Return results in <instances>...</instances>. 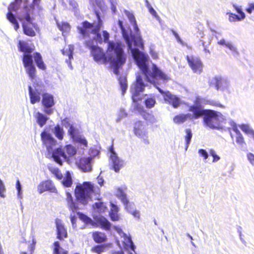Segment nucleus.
I'll return each mask as SVG.
<instances>
[{"label":"nucleus","mask_w":254,"mask_h":254,"mask_svg":"<svg viewBox=\"0 0 254 254\" xmlns=\"http://www.w3.org/2000/svg\"><path fill=\"white\" fill-rule=\"evenodd\" d=\"M198 152L199 155L203 157L204 159H207L208 155L206 151L203 149H200L198 150Z\"/></svg>","instance_id":"nucleus-54"},{"label":"nucleus","mask_w":254,"mask_h":254,"mask_svg":"<svg viewBox=\"0 0 254 254\" xmlns=\"http://www.w3.org/2000/svg\"><path fill=\"white\" fill-rule=\"evenodd\" d=\"M235 9L240 14L239 16L241 17V18H243L244 19L245 18V14L242 11V9L238 6H235Z\"/></svg>","instance_id":"nucleus-60"},{"label":"nucleus","mask_w":254,"mask_h":254,"mask_svg":"<svg viewBox=\"0 0 254 254\" xmlns=\"http://www.w3.org/2000/svg\"><path fill=\"white\" fill-rule=\"evenodd\" d=\"M55 224L57 231V238L60 241H63L68 236L67 230L61 219L56 218L55 219Z\"/></svg>","instance_id":"nucleus-14"},{"label":"nucleus","mask_w":254,"mask_h":254,"mask_svg":"<svg viewBox=\"0 0 254 254\" xmlns=\"http://www.w3.org/2000/svg\"><path fill=\"white\" fill-rule=\"evenodd\" d=\"M95 13L97 19L96 23L95 22L90 23L85 20L81 23L80 26L77 27L78 33L83 38H89L90 34H92L96 35L97 37L101 40L99 31L102 26V21L99 12L97 11H95ZM99 42L101 43L102 41L101 40Z\"/></svg>","instance_id":"nucleus-5"},{"label":"nucleus","mask_w":254,"mask_h":254,"mask_svg":"<svg viewBox=\"0 0 254 254\" xmlns=\"http://www.w3.org/2000/svg\"><path fill=\"white\" fill-rule=\"evenodd\" d=\"M245 10L249 14H251L253 12L254 13V3H250L248 5V7L245 9Z\"/></svg>","instance_id":"nucleus-58"},{"label":"nucleus","mask_w":254,"mask_h":254,"mask_svg":"<svg viewBox=\"0 0 254 254\" xmlns=\"http://www.w3.org/2000/svg\"><path fill=\"white\" fill-rule=\"evenodd\" d=\"M145 87V85L143 82L141 76L140 75L137 76L132 92V99L134 102L141 100V98H138V96L140 92H142L144 90Z\"/></svg>","instance_id":"nucleus-11"},{"label":"nucleus","mask_w":254,"mask_h":254,"mask_svg":"<svg viewBox=\"0 0 254 254\" xmlns=\"http://www.w3.org/2000/svg\"><path fill=\"white\" fill-rule=\"evenodd\" d=\"M201 100L202 99L200 98L196 97L193 102L194 104L193 105L201 106Z\"/></svg>","instance_id":"nucleus-63"},{"label":"nucleus","mask_w":254,"mask_h":254,"mask_svg":"<svg viewBox=\"0 0 254 254\" xmlns=\"http://www.w3.org/2000/svg\"><path fill=\"white\" fill-rule=\"evenodd\" d=\"M112 209L109 213V216L112 221H116L119 220V216L118 214V208L114 204H112Z\"/></svg>","instance_id":"nucleus-35"},{"label":"nucleus","mask_w":254,"mask_h":254,"mask_svg":"<svg viewBox=\"0 0 254 254\" xmlns=\"http://www.w3.org/2000/svg\"><path fill=\"white\" fill-rule=\"evenodd\" d=\"M92 237L94 241L96 243H103L105 242L107 240V236L106 234L101 232L95 231L92 233Z\"/></svg>","instance_id":"nucleus-23"},{"label":"nucleus","mask_w":254,"mask_h":254,"mask_svg":"<svg viewBox=\"0 0 254 254\" xmlns=\"http://www.w3.org/2000/svg\"><path fill=\"white\" fill-rule=\"evenodd\" d=\"M6 189L2 181L0 179V196L1 197H5L4 193L5 192Z\"/></svg>","instance_id":"nucleus-51"},{"label":"nucleus","mask_w":254,"mask_h":254,"mask_svg":"<svg viewBox=\"0 0 254 254\" xmlns=\"http://www.w3.org/2000/svg\"><path fill=\"white\" fill-rule=\"evenodd\" d=\"M207 103L213 106L219 107L222 108H224L225 107L224 106L222 105L221 104L217 103L213 101H208Z\"/></svg>","instance_id":"nucleus-57"},{"label":"nucleus","mask_w":254,"mask_h":254,"mask_svg":"<svg viewBox=\"0 0 254 254\" xmlns=\"http://www.w3.org/2000/svg\"><path fill=\"white\" fill-rule=\"evenodd\" d=\"M70 221L73 227H76V218L74 215H70Z\"/></svg>","instance_id":"nucleus-64"},{"label":"nucleus","mask_w":254,"mask_h":254,"mask_svg":"<svg viewBox=\"0 0 254 254\" xmlns=\"http://www.w3.org/2000/svg\"><path fill=\"white\" fill-rule=\"evenodd\" d=\"M41 137L43 144L46 146L48 151L52 149L53 147L57 144V141L50 133L47 131L42 132Z\"/></svg>","instance_id":"nucleus-15"},{"label":"nucleus","mask_w":254,"mask_h":254,"mask_svg":"<svg viewBox=\"0 0 254 254\" xmlns=\"http://www.w3.org/2000/svg\"><path fill=\"white\" fill-rule=\"evenodd\" d=\"M118 80L122 90V93L124 95L127 88V77L125 76H120Z\"/></svg>","instance_id":"nucleus-32"},{"label":"nucleus","mask_w":254,"mask_h":254,"mask_svg":"<svg viewBox=\"0 0 254 254\" xmlns=\"http://www.w3.org/2000/svg\"><path fill=\"white\" fill-rule=\"evenodd\" d=\"M208 109H203L202 106L190 105L189 107L188 111L192 113L190 119H198L204 116Z\"/></svg>","instance_id":"nucleus-16"},{"label":"nucleus","mask_w":254,"mask_h":254,"mask_svg":"<svg viewBox=\"0 0 254 254\" xmlns=\"http://www.w3.org/2000/svg\"><path fill=\"white\" fill-rule=\"evenodd\" d=\"M42 104L46 109L44 110V112L48 115H50L53 113V110L48 109L52 107L55 105L54 96L49 93H44L42 94Z\"/></svg>","instance_id":"nucleus-12"},{"label":"nucleus","mask_w":254,"mask_h":254,"mask_svg":"<svg viewBox=\"0 0 254 254\" xmlns=\"http://www.w3.org/2000/svg\"><path fill=\"white\" fill-rule=\"evenodd\" d=\"M107 245H97L93 246L90 251L92 253L96 254H101L106 252Z\"/></svg>","instance_id":"nucleus-31"},{"label":"nucleus","mask_w":254,"mask_h":254,"mask_svg":"<svg viewBox=\"0 0 254 254\" xmlns=\"http://www.w3.org/2000/svg\"><path fill=\"white\" fill-rule=\"evenodd\" d=\"M247 158L249 161L252 165H254V154L252 153H249L247 154Z\"/></svg>","instance_id":"nucleus-61"},{"label":"nucleus","mask_w":254,"mask_h":254,"mask_svg":"<svg viewBox=\"0 0 254 254\" xmlns=\"http://www.w3.org/2000/svg\"><path fill=\"white\" fill-rule=\"evenodd\" d=\"M62 183L65 188H69L71 186L72 180L69 172L66 173L65 178L62 181Z\"/></svg>","instance_id":"nucleus-38"},{"label":"nucleus","mask_w":254,"mask_h":254,"mask_svg":"<svg viewBox=\"0 0 254 254\" xmlns=\"http://www.w3.org/2000/svg\"><path fill=\"white\" fill-rule=\"evenodd\" d=\"M127 242L129 243L128 245L126 244L127 246H128L132 251H134L135 247V246L134 245L131 238L129 237L127 238Z\"/></svg>","instance_id":"nucleus-59"},{"label":"nucleus","mask_w":254,"mask_h":254,"mask_svg":"<svg viewBox=\"0 0 254 254\" xmlns=\"http://www.w3.org/2000/svg\"><path fill=\"white\" fill-rule=\"evenodd\" d=\"M135 108L144 120L148 121L151 119V115L148 113L142 106L138 104L136 106Z\"/></svg>","instance_id":"nucleus-30"},{"label":"nucleus","mask_w":254,"mask_h":254,"mask_svg":"<svg viewBox=\"0 0 254 254\" xmlns=\"http://www.w3.org/2000/svg\"><path fill=\"white\" fill-rule=\"evenodd\" d=\"M22 3H23V0H14L8 7V12H16Z\"/></svg>","instance_id":"nucleus-29"},{"label":"nucleus","mask_w":254,"mask_h":254,"mask_svg":"<svg viewBox=\"0 0 254 254\" xmlns=\"http://www.w3.org/2000/svg\"><path fill=\"white\" fill-rule=\"evenodd\" d=\"M118 24L122 30L123 37L127 45L128 49L130 50L137 66L145 75L146 80L148 82H150L152 79H154L167 80L168 79L167 76L158 68L156 64H152V71H151L146 64L147 62L146 56L140 52L138 49L132 48V44L133 42L134 46L141 49H143V43L141 37H135L134 35L131 34H128L126 31L122 21L119 20Z\"/></svg>","instance_id":"nucleus-1"},{"label":"nucleus","mask_w":254,"mask_h":254,"mask_svg":"<svg viewBox=\"0 0 254 254\" xmlns=\"http://www.w3.org/2000/svg\"><path fill=\"white\" fill-rule=\"evenodd\" d=\"M36 119L37 123L41 127H42L46 124L48 119V118L40 112L37 113Z\"/></svg>","instance_id":"nucleus-40"},{"label":"nucleus","mask_w":254,"mask_h":254,"mask_svg":"<svg viewBox=\"0 0 254 254\" xmlns=\"http://www.w3.org/2000/svg\"><path fill=\"white\" fill-rule=\"evenodd\" d=\"M29 98L30 103L34 104L39 102L41 100V93L37 89L33 90L31 86H28Z\"/></svg>","instance_id":"nucleus-20"},{"label":"nucleus","mask_w":254,"mask_h":254,"mask_svg":"<svg viewBox=\"0 0 254 254\" xmlns=\"http://www.w3.org/2000/svg\"><path fill=\"white\" fill-rule=\"evenodd\" d=\"M190 118V114H181L175 116L173 118V122L174 123L179 125L184 123Z\"/></svg>","instance_id":"nucleus-25"},{"label":"nucleus","mask_w":254,"mask_h":254,"mask_svg":"<svg viewBox=\"0 0 254 254\" xmlns=\"http://www.w3.org/2000/svg\"><path fill=\"white\" fill-rule=\"evenodd\" d=\"M110 160L112 164V169L116 172H118L123 166V161L117 156L110 155Z\"/></svg>","instance_id":"nucleus-22"},{"label":"nucleus","mask_w":254,"mask_h":254,"mask_svg":"<svg viewBox=\"0 0 254 254\" xmlns=\"http://www.w3.org/2000/svg\"><path fill=\"white\" fill-rule=\"evenodd\" d=\"M67 133L73 140L80 135L78 129L73 126H70Z\"/></svg>","instance_id":"nucleus-34"},{"label":"nucleus","mask_w":254,"mask_h":254,"mask_svg":"<svg viewBox=\"0 0 254 254\" xmlns=\"http://www.w3.org/2000/svg\"><path fill=\"white\" fill-rule=\"evenodd\" d=\"M102 34L104 42L108 44L107 52H113L109 57L111 66L113 67L114 73L118 75L119 69L122 67L126 62V56L123 50V46L120 42L109 41L110 35L107 31H103Z\"/></svg>","instance_id":"nucleus-3"},{"label":"nucleus","mask_w":254,"mask_h":254,"mask_svg":"<svg viewBox=\"0 0 254 254\" xmlns=\"http://www.w3.org/2000/svg\"><path fill=\"white\" fill-rule=\"evenodd\" d=\"M221 115L219 112L208 109L203 117L204 125L213 129L221 128L219 119V116Z\"/></svg>","instance_id":"nucleus-7"},{"label":"nucleus","mask_w":254,"mask_h":254,"mask_svg":"<svg viewBox=\"0 0 254 254\" xmlns=\"http://www.w3.org/2000/svg\"><path fill=\"white\" fill-rule=\"evenodd\" d=\"M146 6L148 8L149 12L153 16H154L155 17L157 16V12H156V11L154 10V9L151 6V5L149 3H147V4H146Z\"/></svg>","instance_id":"nucleus-56"},{"label":"nucleus","mask_w":254,"mask_h":254,"mask_svg":"<svg viewBox=\"0 0 254 254\" xmlns=\"http://www.w3.org/2000/svg\"><path fill=\"white\" fill-rule=\"evenodd\" d=\"M227 14L229 15V20L230 22H236L241 21L243 19V18H241V17L236 14L231 12L227 13Z\"/></svg>","instance_id":"nucleus-49"},{"label":"nucleus","mask_w":254,"mask_h":254,"mask_svg":"<svg viewBox=\"0 0 254 254\" xmlns=\"http://www.w3.org/2000/svg\"><path fill=\"white\" fill-rule=\"evenodd\" d=\"M209 153L211 156L213 157V162H217L220 159V157L216 155L215 151L213 149L209 150Z\"/></svg>","instance_id":"nucleus-53"},{"label":"nucleus","mask_w":254,"mask_h":254,"mask_svg":"<svg viewBox=\"0 0 254 254\" xmlns=\"http://www.w3.org/2000/svg\"><path fill=\"white\" fill-rule=\"evenodd\" d=\"M17 47L19 52L24 54L22 56V61L26 73L31 80H33L37 77V70L34 64L33 58L37 67L42 70L46 69V65L43 61L42 57L39 52H35L33 56L31 54L34 50L27 42L24 41L19 40L17 44Z\"/></svg>","instance_id":"nucleus-2"},{"label":"nucleus","mask_w":254,"mask_h":254,"mask_svg":"<svg viewBox=\"0 0 254 254\" xmlns=\"http://www.w3.org/2000/svg\"><path fill=\"white\" fill-rule=\"evenodd\" d=\"M240 128L242 129V130L247 133V134H251L252 131H253V129H251L249 127V126L247 125L243 124L240 126Z\"/></svg>","instance_id":"nucleus-50"},{"label":"nucleus","mask_w":254,"mask_h":254,"mask_svg":"<svg viewBox=\"0 0 254 254\" xmlns=\"http://www.w3.org/2000/svg\"><path fill=\"white\" fill-rule=\"evenodd\" d=\"M91 50V54L93 57L94 60L97 63L102 64H107L110 60L109 57L112 55V53L107 52L108 57L106 56L103 50L96 46H91L89 47Z\"/></svg>","instance_id":"nucleus-8"},{"label":"nucleus","mask_w":254,"mask_h":254,"mask_svg":"<svg viewBox=\"0 0 254 254\" xmlns=\"http://www.w3.org/2000/svg\"><path fill=\"white\" fill-rule=\"evenodd\" d=\"M214 82L213 83L217 90L219 89L220 86L221 85V80L217 77L214 79Z\"/></svg>","instance_id":"nucleus-55"},{"label":"nucleus","mask_w":254,"mask_h":254,"mask_svg":"<svg viewBox=\"0 0 254 254\" xmlns=\"http://www.w3.org/2000/svg\"><path fill=\"white\" fill-rule=\"evenodd\" d=\"M62 122H63V125H64L65 127H69H69H70V126H73L72 125L70 124V122H69V120H68L67 118H64V119L62 121Z\"/></svg>","instance_id":"nucleus-62"},{"label":"nucleus","mask_w":254,"mask_h":254,"mask_svg":"<svg viewBox=\"0 0 254 254\" xmlns=\"http://www.w3.org/2000/svg\"><path fill=\"white\" fill-rule=\"evenodd\" d=\"M64 150L66 155L67 158L74 156L76 153L75 148L71 144L66 145L64 147Z\"/></svg>","instance_id":"nucleus-33"},{"label":"nucleus","mask_w":254,"mask_h":254,"mask_svg":"<svg viewBox=\"0 0 254 254\" xmlns=\"http://www.w3.org/2000/svg\"><path fill=\"white\" fill-rule=\"evenodd\" d=\"M6 18L13 26L14 29L17 31L19 29V24L16 16L11 12H8L6 14Z\"/></svg>","instance_id":"nucleus-27"},{"label":"nucleus","mask_w":254,"mask_h":254,"mask_svg":"<svg viewBox=\"0 0 254 254\" xmlns=\"http://www.w3.org/2000/svg\"><path fill=\"white\" fill-rule=\"evenodd\" d=\"M156 103L155 99L153 97L146 98L144 101V104L147 108H153Z\"/></svg>","instance_id":"nucleus-44"},{"label":"nucleus","mask_w":254,"mask_h":254,"mask_svg":"<svg viewBox=\"0 0 254 254\" xmlns=\"http://www.w3.org/2000/svg\"><path fill=\"white\" fill-rule=\"evenodd\" d=\"M50 171L56 177V178L61 180L63 179V176L60 169L58 168H50Z\"/></svg>","instance_id":"nucleus-43"},{"label":"nucleus","mask_w":254,"mask_h":254,"mask_svg":"<svg viewBox=\"0 0 254 254\" xmlns=\"http://www.w3.org/2000/svg\"><path fill=\"white\" fill-rule=\"evenodd\" d=\"M52 157L54 160L60 165H62L63 162L61 158L65 159L67 158L64 149L61 147L56 149L53 151L52 153Z\"/></svg>","instance_id":"nucleus-18"},{"label":"nucleus","mask_w":254,"mask_h":254,"mask_svg":"<svg viewBox=\"0 0 254 254\" xmlns=\"http://www.w3.org/2000/svg\"><path fill=\"white\" fill-rule=\"evenodd\" d=\"M96 222L100 227L105 230H109L111 228V223L104 217L100 216L95 219Z\"/></svg>","instance_id":"nucleus-24"},{"label":"nucleus","mask_w":254,"mask_h":254,"mask_svg":"<svg viewBox=\"0 0 254 254\" xmlns=\"http://www.w3.org/2000/svg\"><path fill=\"white\" fill-rule=\"evenodd\" d=\"M67 206L70 210L74 212L78 209H79V207L77 205V204L75 202L72 198L71 195L68 192L67 193Z\"/></svg>","instance_id":"nucleus-28"},{"label":"nucleus","mask_w":254,"mask_h":254,"mask_svg":"<svg viewBox=\"0 0 254 254\" xmlns=\"http://www.w3.org/2000/svg\"><path fill=\"white\" fill-rule=\"evenodd\" d=\"M93 207L95 209H97L99 212H104L106 209V207L105 206L103 202H97L93 205Z\"/></svg>","instance_id":"nucleus-45"},{"label":"nucleus","mask_w":254,"mask_h":254,"mask_svg":"<svg viewBox=\"0 0 254 254\" xmlns=\"http://www.w3.org/2000/svg\"><path fill=\"white\" fill-rule=\"evenodd\" d=\"M77 214L78 215L79 218L84 223L86 224H90L91 223V219L84 214L80 212H77Z\"/></svg>","instance_id":"nucleus-46"},{"label":"nucleus","mask_w":254,"mask_h":254,"mask_svg":"<svg viewBox=\"0 0 254 254\" xmlns=\"http://www.w3.org/2000/svg\"><path fill=\"white\" fill-rule=\"evenodd\" d=\"M57 26L59 29L63 33L69 32L70 30V26L69 24L66 22L58 23Z\"/></svg>","instance_id":"nucleus-41"},{"label":"nucleus","mask_w":254,"mask_h":254,"mask_svg":"<svg viewBox=\"0 0 254 254\" xmlns=\"http://www.w3.org/2000/svg\"><path fill=\"white\" fill-rule=\"evenodd\" d=\"M53 254H68L67 251L63 249L58 241H55L53 243ZM73 254H80L78 253H75Z\"/></svg>","instance_id":"nucleus-26"},{"label":"nucleus","mask_w":254,"mask_h":254,"mask_svg":"<svg viewBox=\"0 0 254 254\" xmlns=\"http://www.w3.org/2000/svg\"><path fill=\"white\" fill-rule=\"evenodd\" d=\"M186 59L189 66L193 72L200 74L203 69V64L200 58L194 56H187Z\"/></svg>","instance_id":"nucleus-10"},{"label":"nucleus","mask_w":254,"mask_h":254,"mask_svg":"<svg viewBox=\"0 0 254 254\" xmlns=\"http://www.w3.org/2000/svg\"><path fill=\"white\" fill-rule=\"evenodd\" d=\"M41 0H33L32 3H30L29 0H23V5L21 11H24V6H32L33 15H34L35 5L39 6Z\"/></svg>","instance_id":"nucleus-37"},{"label":"nucleus","mask_w":254,"mask_h":254,"mask_svg":"<svg viewBox=\"0 0 254 254\" xmlns=\"http://www.w3.org/2000/svg\"><path fill=\"white\" fill-rule=\"evenodd\" d=\"M127 16V18H128L131 24H135L136 22L135 18L133 15V14L132 13H130L128 11H127L126 12Z\"/></svg>","instance_id":"nucleus-52"},{"label":"nucleus","mask_w":254,"mask_h":254,"mask_svg":"<svg viewBox=\"0 0 254 254\" xmlns=\"http://www.w3.org/2000/svg\"><path fill=\"white\" fill-rule=\"evenodd\" d=\"M94 192L93 185L90 182H84L82 185L79 184L76 186L74 194L77 201L83 205H86L91 194Z\"/></svg>","instance_id":"nucleus-6"},{"label":"nucleus","mask_w":254,"mask_h":254,"mask_svg":"<svg viewBox=\"0 0 254 254\" xmlns=\"http://www.w3.org/2000/svg\"><path fill=\"white\" fill-rule=\"evenodd\" d=\"M73 141L83 145L85 147H87V141L84 137H82L80 135H78Z\"/></svg>","instance_id":"nucleus-48"},{"label":"nucleus","mask_w":254,"mask_h":254,"mask_svg":"<svg viewBox=\"0 0 254 254\" xmlns=\"http://www.w3.org/2000/svg\"><path fill=\"white\" fill-rule=\"evenodd\" d=\"M232 130L233 132L230 131V134L233 143L241 148L245 147L247 144L245 138L236 125L233 126Z\"/></svg>","instance_id":"nucleus-9"},{"label":"nucleus","mask_w":254,"mask_h":254,"mask_svg":"<svg viewBox=\"0 0 254 254\" xmlns=\"http://www.w3.org/2000/svg\"><path fill=\"white\" fill-rule=\"evenodd\" d=\"M92 158L83 157L81 158L79 161V166L84 172H90L92 170L91 161Z\"/></svg>","instance_id":"nucleus-19"},{"label":"nucleus","mask_w":254,"mask_h":254,"mask_svg":"<svg viewBox=\"0 0 254 254\" xmlns=\"http://www.w3.org/2000/svg\"><path fill=\"white\" fill-rule=\"evenodd\" d=\"M185 132L186 133V135L185 137L186 141V149H187L192 138V134L190 128L186 129L185 130Z\"/></svg>","instance_id":"nucleus-42"},{"label":"nucleus","mask_w":254,"mask_h":254,"mask_svg":"<svg viewBox=\"0 0 254 254\" xmlns=\"http://www.w3.org/2000/svg\"><path fill=\"white\" fill-rule=\"evenodd\" d=\"M54 133L58 139L60 140L63 139L64 131L63 128L60 125H57L55 127Z\"/></svg>","instance_id":"nucleus-39"},{"label":"nucleus","mask_w":254,"mask_h":254,"mask_svg":"<svg viewBox=\"0 0 254 254\" xmlns=\"http://www.w3.org/2000/svg\"><path fill=\"white\" fill-rule=\"evenodd\" d=\"M38 190L40 193H42L46 191L54 192L57 190L51 181L46 180L39 184L38 186Z\"/></svg>","instance_id":"nucleus-17"},{"label":"nucleus","mask_w":254,"mask_h":254,"mask_svg":"<svg viewBox=\"0 0 254 254\" xmlns=\"http://www.w3.org/2000/svg\"><path fill=\"white\" fill-rule=\"evenodd\" d=\"M144 126L141 121H137L134 124L133 132L137 136L143 138L146 136V132L144 130Z\"/></svg>","instance_id":"nucleus-21"},{"label":"nucleus","mask_w":254,"mask_h":254,"mask_svg":"<svg viewBox=\"0 0 254 254\" xmlns=\"http://www.w3.org/2000/svg\"><path fill=\"white\" fill-rule=\"evenodd\" d=\"M63 55L68 57V61H66V63H70V61L73 59V50L70 48H68L66 50H63L62 51Z\"/></svg>","instance_id":"nucleus-47"},{"label":"nucleus","mask_w":254,"mask_h":254,"mask_svg":"<svg viewBox=\"0 0 254 254\" xmlns=\"http://www.w3.org/2000/svg\"><path fill=\"white\" fill-rule=\"evenodd\" d=\"M160 92L163 94L164 100L171 105L173 108H177L181 105V100L178 96L172 94L170 91Z\"/></svg>","instance_id":"nucleus-13"},{"label":"nucleus","mask_w":254,"mask_h":254,"mask_svg":"<svg viewBox=\"0 0 254 254\" xmlns=\"http://www.w3.org/2000/svg\"><path fill=\"white\" fill-rule=\"evenodd\" d=\"M117 196L122 201L125 205L126 208H127L129 201L126 194L122 190L120 189L119 190H118V193L117 194Z\"/></svg>","instance_id":"nucleus-36"},{"label":"nucleus","mask_w":254,"mask_h":254,"mask_svg":"<svg viewBox=\"0 0 254 254\" xmlns=\"http://www.w3.org/2000/svg\"><path fill=\"white\" fill-rule=\"evenodd\" d=\"M32 6H24V11H21L18 16V20L21 22L23 33L29 37H34L36 32L40 31L37 23L33 22L35 19L33 15Z\"/></svg>","instance_id":"nucleus-4"}]
</instances>
